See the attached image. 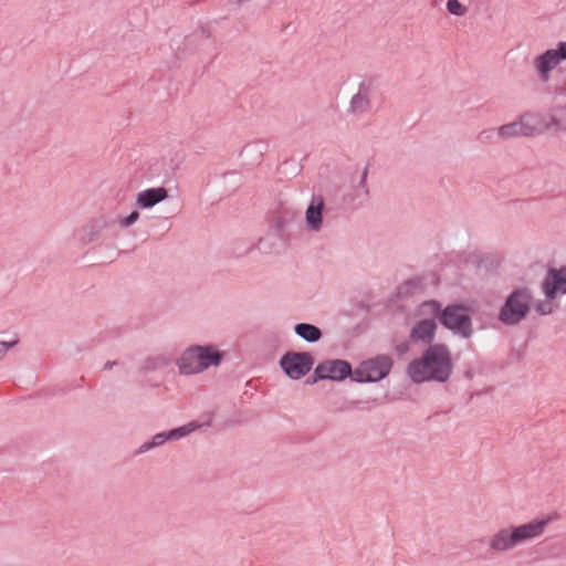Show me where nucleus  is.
<instances>
[{"label":"nucleus","mask_w":566,"mask_h":566,"mask_svg":"<svg viewBox=\"0 0 566 566\" xmlns=\"http://www.w3.org/2000/svg\"><path fill=\"white\" fill-rule=\"evenodd\" d=\"M453 364L449 348L443 344L430 345L420 358L408 364L407 374L416 382H447L452 374Z\"/></svg>","instance_id":"f257e3e1"},{"label":"nucleus","mask_w":566,"mask_h":566,"mask_svg":"<svg viewBox=\"0 0 566 566\" xmlns=\"http://www.w3.org/2000/svg\"><path fill=\"white\" fill-rule=\"evenodd\" d=\"M548 523V518L533 520L521 525H509L499 528L488 538V553L490 555L507 553L515 547L539 537Z\"/></svg>","instance_id":"f03ea898"},{"label":"nucleus","mask_w":566,"mask_h":566,"mask_svg":"<svg viewBox=\"0 0 566 566\" xmlns=\"http://www.w3.org/2000/svg\"><path fill=\"white\" fill-rule=\"evenodd\" d=\"M223 356L224 353L217 345H191L181 353L176 365L180 375L192 376L219 367Z\"/></svg>","instance_id":"7ed1b4c3"},{"label":"nucleus","mask_w":566,"mask_h":566,"mask_svg":"<svg viewBox=\"0 0 566 566\" xmlns=\"http://www.w3.org/2000/svg\"><path fill=\"white\" fill-rule=\"evenodd\" d=\"M421 307L423 311L440 314V323L453 334L465 339L472 336V321L465 306L448 305L440 312V304L437 301H427L422 303Z\"/></svg>","instance_id":"20e7f679"},{"label":"nucleus","mask_w":566,"mask_h":566,"mask_svg":"<svg viewBox=\"0 0 566 566\" xmlns=\"http://www.w3.org/2000/svg\"><path fill=\"white\" fill-rule=\"evenodd\" d=\"M532 305V291L528 287H516L507 295L497 318L506 326H515L527 317Z\"/></svg>","instance_id":"39448f33"},{"label":"nucleus","mask_w":566,"mask_h":566,"mask_svg":"<svg viewBox=\"0 0 566 566\" xmlns=\"http://www.w3.org/2000/svg\"><path fill=\"white\" fill-rule=\"evenodd\" d=\"M392 359L387 355H378L365 360L354 370L353 380L356 382H375L384 379L391 370Z\"/></svg>","instance_id":"423d86ee"},{"label":"nucleus","mask_w":566,"mask_h":566,"mask_svg":"<svg viewBox=\"0 0 566 566\" xmlns=\"http://www.w3.org/2000/svg\"><path fill=\"white\" fill-rule=\"evenodd\" d=\"M566 61V41H560L554 49H548L533 60V67L542 82L551 78V73Z\"/></svg>","instance_id":"0eeeda50"},{"label":"nucleus","mask_w":566,"mask_h":566,"mask_svg":"<svg viewBox=\"0 0 566 566\" xmlns=\"http://www.w3.org/2000/svg\"><path fill=\"white\" fill-rule=\"evenodd\" d=\"M313 365L314 358L308 352H287L280 359L282 370L294 380L304 377Z\"/></svg>","instance_id":"6e6552de"},{"label":"nucleus","mask_w":566,"mask_h":566,"mask_svg":"<svg viewBox=\"0 0 566 566\" xmlns=\"http://www.w3.org/2000/svg\"><path fill=\"white\" fill-rule=\"evenodd\" d=\"M201 427H202L201 423H199L197 421H191V422L186 423L179 428H175V429H171L168 431H163V432L156 433L155 436H153V438L150 440L142 443L138 447V449L135 451V454H137V455L144 454L155 448H159V447L164 446L165 443H167L169 441L180 440V439L189 436L190 433H192L193 431H196L197 429H199Z\"/></svg>","instance_id":"1a4fd4ad"},{"label":"nucleus","mask_w":566,"mask_h":566,"mask_svg":"<svg viewBox=\"0 0 566 566\" xmlns=\"http://www.w3.org/2000/svg\"><path fill=\"white\" fill-rule=\"evenodd\" d=\"M354 370L348 361L342 359H328L319 363L314 369V381L333 380L343 381L347 377L353 379Z\"/></svg>","instance_id":"9d476101"},{"label":"nucleus","mask_w":566,"mask_h":566,"mask_svg":"<svg viewBox=\"0 0 566 566\" xmlns=\"http://www.w3.org/2000/svg\"><path fill=\"white\" fill-rule=\"evenodd\" d=\"M542 291L545 297L551 300L566 294V265L547 271V275L542 282Z\"/></svg>","instance_id":"9b49d317"},{"label":"nucleus","mask_w":566,"mask_h":566,"mask_svg":"<svg viewBox=\"0 0 566 566\" xmlns=\"http://www.w3.org/2000/svg\"><path fill=\"white\" fill-rule=\"evenodd\" d=\"M324 208V198L321 195L312 196L311 202L305 211L306 226L311 231L318 232L322 230Z\"/></svg>","instance_id":"f8f14e48"},{"label":"nucleus","mask_w":566,"mask_h":566,"mask_svg":"<svg viewBox=\"0 0 566 566\" xmlns=\"http://www.w3.org/2000/svg\"><path fill=\"white\" fill-rule=\"evenodd\" d=\"M437 323L433 318H423L415 323L410 331V339L413 343L431 345L434 339Z\"/></svg>","instance_id":"ddd939ff"},{"label":"nucleus","mask_w":566,"mask_h":566,"mask_svg":"<svg viewBox=\"0 0 566 566\" xmlns=\"http://www.w3.org/2000/svg\"><path fill=\"white\" fill-rule=\"evenodd\" d=\"M518 118L523 125L525 137H531L549 130L548 114L525 113Z\"/></svg>","instance_id":"4468645a"},{"label":"nucleus","mask_w":566,"mask_h":566,"mask_svg":"<svg viewBox=\"0 0 566 566\" xmlns=\"http://www.w3.org/2000/svg\"><path fill=\"white\" fill-rule=\"evenodd\" d=\"M168 197V191L164 187L148 188L138 192L136 203L139 208L149 209L161 202Z\"/></svg>","instance_id":"2eb2a0df"},{"label":"nucleus","mask_w":566,"mask_h":566,"mask_svg":"<svg viewBox=\"0 0 566 566\" xmlns=\"http://www.w3.org/2000/svg\"><path fill=\"white\" fill-rule=\"evenodd\" d=\"M370 87L360 83L357 93L352 97L349 111L354 114L365 113L370 106Z\"/></svg>","instance_id":"dca6fc26"},{"label":"nucleus","mask_w":566,"mask_h":566,"mask_svg":"<svg viewBox=\"0 0 566 566\" xmlns=\"http://www.w3.org/2000/svg\"><path fill=\"white\" fill-rule=\"evenodd\" d=\"M294 333L300 338H302L303 340H305L307 343H316L323 336L322 331L317 326H315L313 324H310V323H297V324H295L294 325Z\"/></svg>","instance_id":"f3484780"},{"label":"nucleus","mask_w":566,"mask_h":566,"mask_svg":"<svg viewBox=\"0 0 566 566\" xmlns=\"http://www.w3.org/2000/svg\"><path fill=\"white\" fill-rule=\"evenodd\" d=\"M170 365V358L166 355H155L146 357L142 365H140V371L148 374L153 371H157L160 369H164Z\"/></svg>","instance_id":"a211bd4d"},{"label":"nucleus","mask_w":566,"mask_h":566,"mask_svg":"<svg viewBox=\"0 0 566 566\" xmlns=\"http://www.w3.org/2000/svg\"><path fill=\"white\" fill-rule=\"evenodd\" d=\"M549 129L566 132V105L555 106L548 113Z\"/></svg>","instance_id":"6ab92c4d"},{"label":"nucleus","mask_w":566,"mask_h":566,"mask_svg":"<svg viewBox=\"0 0 566 566\" xmlns=\"http://www.w3.org/2000/svg\"><path fill=\"white\" fill-rule=\"evenodd\" d=\"M499 134H500V139H502V140L515 138V137H525V132L523 129V125H522L520 118H517L514 122H511V123L500 126Z\"/></svg>","instance_id":"aec40b11"},{"label":"nucleus","mask_w":566,"mask_h":566,"mask_svg":"<svg viewBox=\"0 0 566 566\" xmlns=\"http://www.w3.org/2000/svg\"><path fill=\"white\" fill-rule=\"evenodd\" d=\"M107 220L105 217H98L95 219H92L85 227V238L88 242H92L95 240L101 232L106 228Z\"/></svg>","instance_id":"412c9836"},{"label":"nucleus","mask_w":566,"mask_h":566,"mask_svg":"<svg viewBox=\"0 0 566 566\" xmlns=\"http://www.w3.org/2000/svg\"><path fill=\"white\" fill-rule=\"evenodd\" d=\"M476 140L481 145H492L497 143L500 139L499 128L495 130L494 128H486L481 130Z\"/></svg>","instance_id":"4be33fe9"},{"label":"nucleus","mask_w":566,"mask_h":566,"mask_svg":"<svg viewBox=\"0 0 566 566\" xmlns=\"http://www.w3.org/2000/svg\"><path fill=\"white\" fill-rule=\"evenodd\" d=\"M369 167L366 165L361 171V175L358 179V184L356 186L357 196L367 198L369 196V189L367 186V177H368Z\"/></svg>","instance_id":"5701e85b"},{"label":"nucleus","mask_w":566,"mask_h":566,"mask_svg":"<svg viewBox=\"0 0 566 566\" xmlns=\"http://www.w3.org/2000/svg\"><path fill=\"white\" fill-rule=\"evenodd\" d=\"M447 10L450 14L463 17L468 12V8L459 0H447Z\"/></svg>","instance_id":"b1692460"},{"label":"nucleus","mask_w":566,"mask_h":566,"mask_svg":"<svg viewBox=\"0 0 566 566\" xmlns=\"http://www.w3.org/2000/svg\"><path fill=\"white\" fill-rule=\"evenodd\" d=\"M554 300L545 297V300H539L535 303V310L539 315H549L554 311Z\"/></svg>","instance_id":"393cba45"},{"label":"nucleus","mask_w":566,"mask_h":566,"mask_svg":"<svg viewBox=\"0 0 566 566\" xmlns=\"http://www.w3.org/2000/svg\"><path fill=\"white\" fill-rule=\"evenodd\" d=\"M138 218H139V212L134 210L127 217L120 219L119 224L123 228H129L138 220Z\"/></svg>","instance_id":"a878e982"},{"label":"nucleus","mask_w":566,"mask_h":566,"mask_svg":"<svg viewBox=\"0 0 566 566\" xmlns=\"http://www.w3.org/2000/svg\"><path fill=\"white\" fill-rule=\"evenodd\" d=\"M265 147L262 145V143L260 142H255V143H252V144H249L245 148H244V151H252V150H255L259 153L260 156H262L263 154V149Z\"/></svg>","instance_id":"bb28decb"},{"label":"nucleus","mask_w":566,"mask_h":566,"mask_svg":"<svg viewBox=\"0 0 566 566\" xmlns=\"http://www.w3.org/2000/svg\"><path fill=\"white\" fill-rule=\"evenodd\" d=\"M14 343H3L0 342V358L6 355V353L13 346Z\"/></svg>","instance_id":"cd10ccee"},{"label":"nucleus","mask_w":566,"mask_h":566,"mask_svg":"<svg viewBox=\"0 0 566 566\" xmlns=\"http://www.w3.org/2000/svg\"><path fill=\"white\" fill-rule=\"evenodd\" d=\"M397 352L399 354H406L409 349L408 345L406 343H402L396 347Z\"/></svg>","instance_id":"c85d7f7f"},{"label":"nucleus","mask_w":566,"mask_h":566,"mask_svg":"<svg viewBox=\"0 0 566 566\" xmlns=\"http://www.w3.org/2000/svg\"><path fill=\"white\" fill-rule=\"evenodd\" d=\"M116 365H117V361H116V360H108V361H106V363L104 364L103 369H104V370H109V369H112V368H113L114 366H116Z\"/></svg>","instance_id":"c756f323"}]
</instances>
